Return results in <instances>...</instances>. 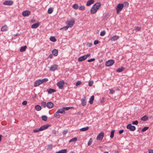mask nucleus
<instances>
[{
	"label": "nucleus",
	"mask_w": 153,
	"mask_h": 153,
	"mask_svg": "<svg viewBox=\"0 0 153 153\" xmlns=\"http://www.w3.org/2000/svg\"><path fill=\"white\" fill-rule=\"evenodd\" d=\"M58 67L57 65H51L50 67H48V68L50 71H54L57 69Z\"/></svg>",
	"instance_id": "obj_7"
},
{
	"label": "nucleus",
	"mask_w": 153,
	"mask_h": 153,
	"mask_svg": "<svg viewBox=\"0 0 153 153\" xmlns=\"http://www.w3.org/2000/svg\"><path fill=\"white\" fill-rule=\"evenodd\" d=\"M91 55V54L90 53H89L87 54L84 55L85 56L86 59L88 57H89Z\"/></svg>",
	"instance_id": "obj_56"
},
{
	"label": "nucleus",
	"mask_w": 153,
	"mask_h": 153,
	"mask_svg": "<svg viewBox=\"0 0 153 153\" xmlns=\"http://www.w3.org/2000/svg\"><path fill=\"white\" fill-rule=\"evenodd\" d=\"M114 132H115L114 130H113L111 131L110 137L111 138H112L114 136Z\"/></svg>",
	"instance_id": "obj_36"
},
{
	"label": "nucleus",
	"mask_w": 153,
	"mask_h": 153,
	"mask_svg": "<svg viewBox=\"0 0 153 153\" xmlns=\"http://www.w3.org/2000/svg\"><path fill=\"white\" fill-rule=\"evenodd\" d=\"M94 100V96L93 95L89 99V102L91 104H92L93 103V101Z\"/></svg>",
	"instance_id": "obj_21"
},
{
	"label": "nucleus",
	"mask_w": 153,
	"mask_h": 153,
	"mask_svg": "<svg viewBox=\"0 0 153 153\" xmlns=\"http://www.w3.org/2000/svg\"><path fill=\"white\" fill-rule=\"evenodd\" d=\"M39 131H41V130L40 129V128H36L35 129H34L33 130V132L34 133H36L37 132H39Z\"/></svg>",
	"instance_id": "obj_44"
},
{
	"label": "nucleus",
	"mask_w": 153,
	"mask_h": 153,
	"mask_svg": "<svg viewBox=\"0 0 153 153\" xmlns=\"http://www.w3.org/2000/svg\"><path fill=\"white\" fill-rule=\"evenodd\" d=\"M126 128L130 131H133L136 129V127L134 126H132L131 124H129L126 126Z\"/></svg>",
	"instance_id": "obj_5"
},
{
	"label": "nucleus",
	"mask_w": 153,
	"mask_h": 153,
	"mask_svg": "<svg viewBox=\"0 0 153 153\" xmlns=\"http://www.w3.org/2000/svg\"><path fill=\"white\" fill-rule=\"evenodd\" d=\"M95 60V59L94 58H92L91 59H88L87 60V61L88 62H91L93 61H94Z\"/></svg>",
	"instance_id": "obj_55"
},
{
	"label": "nucleus",
	"mask_w": 153,
	"mask_h": 153,
	"mask_svg": "<svg viewBox=\"0 0 153 153\" xmlns=\"http://www.w3.org/2000/svg\"><path fill=\"white\" fill-rule=\"evenodd\" d=\"M35 108L37 111H40L42 108L41 106L39 105H37L35 106Z\"/></svg>",
	"instance_id": "obj_29"
},
{
	"label": "nucleus",
	"mask_w": 153,
	"mask_h": 153,
	"mask_svg": "<svg viewBox=\"0 0 153 153\" xmlns=\"http://www.w3.org/2000/svg\"><path fill=\"white\" fill-rule=\"evenodd\" d=\"M94 5H95V6L94 7L95 8H98V10L100 8L101 6V4L100 2H98L96 3Z\"/></svg>",
	"instance_id": "obj_19"
},
{
	"label": "nucleus",
	"mask_w": 153,
	"mask_h": 153,
	"mask_svg": "<svg viewBox=\"0 0 153 153\" xmlns=\"http://www.w3.org/2000/svg\"><path fill=\"white\" fill-rule=\"evenodd\" d=\"M71 107H64L63 108L64 111H67L71 108Z\"/></svg>",
	"instance_id": "obj_47"
},
{
	"label": "nucleus",
	"mask_w": 153,
	"mask_h": 153,
	"mask_svg": "<svg viewBox=\"0 0 153 153\" xmlns=\"http://www.w3.org/2000/svg\"><path fill=\"white\" fill-rule=\"evenodd\" d=\"M124 131V130L123 129H121L119 131V134H122Z\"/></svg>",
	"instance_id": "obj_62"
},
{
	"label": "nucleus",
	"mask_w": 153,
	"mask_h": 153,
	"mask_svg": "<svg viewBox=\"0 0 153 153\" xmlns=\"http://www.w3.org/2000/svg\"><path fill=\"white\" fill-rule=\"evenodd\" d=\"M56 85L59 89H62L65 85L64 81L63 80L60 81L57 83Z\"/></svg>",
	"instance_id": "obj_3"
},
{
	"label": "nucleus",
	"mask_w": 153,
	"mask_h": 153,
	"mask_svg": "<svg viewBox=\"0 0 153 153\" xmlns=\"http://www.w3.org/2000/svg\"><path fill=\"white\" fill-rule=\"evenodd\" d=\"M27 104V102L26 101H24L22 102V104L24 105H26Z\"/></svg>",
	"instance_id": "obj_61"
},
{
	"label": "nucleus",
	"mask_w": 153,
	"mask_h": 153,
	"mask_svg": "<svg viewBox=\"0 0 153 153\" xmlns=\"http://www.w3.org/2000/svg\"><path fill=\"white\" fill-rule=\"evenodd\" d=\"M81 104L82 106H85L87 103V98L86 97L84 96V97L81 99Z\"/></svg>",
	"instance_id": "obj_9"
},
{
	"label": "nucleus",
	"mask_w": 153,
	"mask_h": 153,
	"mask_svg": "<svg viewBox=\"0 0 153 153\" xmlns=\"http://www.w3.org/2000/svg\"><path fill=\"white\" fill-rule=\"evenodd\" d=\"M27 48V46L26 45L21 47L20 50V51L21 52H22L25 51Z\"/></svg>",
	"instance_id": "obj_27"
},
{
	"label": "nucleus",
	"mask_w": 153,
	"mask_h": 153,
	"mask_svg": "<svg viewBox=\"0 0 153 153\" xmlns=\"http://www.w3.org/2000/svg\"><path fill=\"white\" fill-rule=\"evenodd\" d=\"M89 127L87 126L86 127H84L80 129V130L81 131H85L88 129Z\"/></svg>",
	"instance_id": "obj_32"
},
{
	"label": "nucleus",
	"mask_w": 153,
	"mask_h": 153,
	"mask_svg": "<svg viewBox=\"0 0 153 153\" xmlns=\"http://www.w3.org/2000/svg\"><path fill=\"white\" fill-rule=\"evenodd\" d=\"M52 148V144H50L48 145V147L47 148V149L48 150H51Z\"/></svg>",
	"instance_id": "obj_43"
},
{
	"label": "nucleus",
	"mask_w": 153,
	"mask_h": 153,
	"mask_svg": "<svg viewBox=\"0 0 153 153\" xmlns=\"http://www.w3.org/2000/svg\"><path fill=\"white\" fill-rule=\"evenodd\" d=\"M47 91H48V94H51L53 92H55L56 91L55 90L53 89L49 88L47 89Z\"/></svg>",
	"instance_id": "obj_18"
},
{
	"label": "nucleus",
	"mask_w": 153,
	"mask_h": 153,
	"mask_svg": "<svg viewBox=\"0 0 153 153\" xmlns=\"http://www.w3.org/2000/svg\"><path fill=\"white\" fill-rule=\"evenodd\" d=\"M124 4L122 3L118 4L116 7L117 13L118 14L120 11L123 9Z\"/></svg>",
	"instance_id": "obj_2"
},
{
	"label": "nucleus",
	"mask_w": 153,
	"mask_h": 153,
	"mask_svg": "<svg viewBox=\"0 0 153 153\" xmlns=\"http://www.w3.org/2000/svg\"><path fill=\"white\" fill-rule=\"evenodd\" d=\"M50 41L52 42H55L56 41V39L55 38V37L53 36H51L50 38Z\"/></svg>",
	"instance_id": "obj_35"
},
{
	"label": "nucleus",
	"mask_w": 153,
	"mask_h": 153,
	"mask_svg": "<svg viewBox=\"0 0 153 153\" xmlns=\"http://www.w3.org/2000/svg\"><path fill=\"white\" fill-rule=\"evenodd\" d=\"M100 42L98 40H96L94 41V45H96L98 44Z\"/></svg>",
	"instance_id": "obj_51"
},
{
	"label": "nucleus",
	"mask_w": 153,
	"mask_h": 153,
	"mask_svg": "<svg viewBox=\"0 0 153 153\" xmlns=\"http://www.w3.org/2000/svg\"><path fill=\"white\" fill-rule=\"evenodd\" d=\"M59 113H57V111L54 114V116L57 119H58L60 117V115L59 114Z\"/></svg>",
	"instance_id": "obj_31"
},
{
	"label": "nucleus",
	"mask_w": 153,
	"mask_h": 153,
	"mask_svg": "<svg viewBox=\"0 0 153 153\" xmlns=\"http://www.w3.org/2000/svg\"><path fill=\"white\" fill-rule=\"evenodd\" d=\"M53 104L51 102H47V107L49 108H51L53 107Z\"/></svg>",
	"instance_id": "obj_15"
},
{
	"label": "nucleus",
	"mask_w": 153,
	"mask_h": 153,
	"mask_svg": "<svg viewBox=\"0 0 153 153\" xmlns=\"http://www.w3.org/2000/svg\"><path fill=\"white\" fill-rule=\"evenodd\" d=\"M81 83V82L80 81H78L76 83V85L78 86L79 85H80Z\"/></svg>",
	"instance_id": "obj_52"
},
{
	"label": "nucleus",
	"mask_w": 153,
	"mask_h": 153,
	"mask_svg": "<svg viewBox=\"0 0 153 153\" xmlns=\"http://www.w3.org/2000/svg\"><path fill=\"white\" fill-rule=\"evenodd\" d=\"M67 152V149H62L57 152L56 153H66Z\"/></svg>",
	"instance_id": "obj_25"
},
{
	"label": "nucleus",
	"mask_w": 153,
	"mask_h": 153,
	"mask_svg": "<svg viewBox=\"0 0 153 153\" xmlns=\"http://www.w3.org/2000/svg\"><path fill=\"white\" fill-rule=\"evenodd\" d=\"M13 1L12 0H7L5 1L3 3V4L5 5L10 6L13 4Z\"/></svg>",
	"instance_id": "obj_8"
},
{
	"label": "nucleus",
	"mask_w": 153,
	"mask_h": 153,
	"mask_svg": "<svg viewBox=\"0 0 153 153\" xmlns=\"http://www.w3.org/2000/svg\"><path fill=\"white\" fill-rule=\"evenodd\" d=\"M148 118L149 117L145 115L141 118V120L143 121H146L148 120Z\"/></svg>",
	"instance_id": "obj_24"
},
{
	"label": "nucleus",
	"mask_w": 153,
	"mask_h": 153,
	"mask_svg": "<svg viewBox=\"0 0 153 153\" xmlns=\"http://www.w3.org/2000/svg\"><path fill=\"white\" fill-rule=\"evenodd\" d=\"M104 135V134L103 132H101L100 133L97 137V140L101 141L102 140Z\"/></svg>",
	"instance_id": "obj_6"
},
{
	"label": "nucleus",
	"mask_w": 153,
	"mask_h": 153,
	"mask_svg": "<svg viewBox=\"0 0 153 153\" xmlns=\"http://www.w3.org/2000/svg\"><path fill=\"white\" fill-rule=\"evenodd\" d=\"M124 5L125 7H128L129 5V3L127 1L125 2L124 3Z\"/></svg>",
	"instance_id": "obj_54"
},
{
	"label": "nucleus",
	"mask_w": 153,
	"mask_h": 153,
	"mask_svg": "<svg viewBox=\"0 0 153 153\" xmlns=\"http://www.w3.org/2000/svg\"><path fill=\"white\" fill-rule=\"evenodd\" d=\"M114 63V61L113 59L109 60L107 61L105 64L106 66L109 67L112 65Z\"/></svg>",
	"instance_id": "obj_4"
},
{
	"label": "nucleus",
	"mask_w": 153,
	"mask_h": 153,
	"mask_svg": "<svg viewBox=\"0 0 153 153\" xmlns=\"http://www.w3.org/2000/svg\"><path fill=\"white\" fill-rule=\"evenodd\" d=\"M50 126V125H49L48 124H47L46 125H44L41 126L40 128L41 131L47 129Z\"/></svg>",
	"instance_id": "obj_12"
},
{
	"label": "nucleus",
	"mask_w": 153,
	"mask_h": 153,
	"mask_svg": "<svg viewBox=\"0 0 153 153\" xmlns=\"http://www.w3.org/2000/svg\"><path fill=\"white\" fill-rule=\"evenodd\" d=\"M75 23L74 20L72 19L68 20L66 22V24L69 27H72Z\"/></svg>",
	"instance_id": "obj_1"
},
{
	"label": "nucleus",
	"mask_w": 153,
	"mask_h": 153,
	"mask_svg": "<svg viewBox=\"0 0 153 153\" xmlns=\"http://www.w3.org/2000/svg\"><path fill=\"white\" fill-rule=\"evenodd\" d=\"M57 111V113L61 114H65V112L64 111L63 108L59 109Z\"/></svg>",
	"instance_id": "obj_23"
},
{
	"label": "nucleus",
	"mask_w": 153,
	"mask_h": 153,
	"mask_svg": "<svg viewBox=\"0 0 153 153\" xmlns=\"http://www.w3.org/2000/svg\"><path fill=\"white\" fill-rule=\"evenodd\" d=\"M77 140V139L76 137H74L72 139H71L69 141V142H76Z\"/></svg>",
	"instance_id": "obj_39"
},
{
	"label": "nucleus",
	"mask_w": 153,
	"mask_h": 153,
	"mask_svg": "<svg viewBox=\"0 0 153 153\" xmlns=\"http://www.w3.org/2000/svg\"><path fill=\"white\" fill-rule=\"evenodd\" d=\"M92 44L91 43H88L87 45L88 47H91L92 46Z\"/></svg>",
	"instance_id": "obj_58"
},
{
	"label": "nucleus",
	"mask_w": 153,
	"mask_h": 153,
	"mask_svg": "<svg viewBox=\"0 0 153 153\" xmlns=\"http://www.w3.org/2000/svg\"><path fill=\"white\" fill-rule=\"evenodd\" d=\"M7 27L6 25H4L1 28V30L3 32L6 31L7 30Z\"/></svg>",
	"instance_id": "obj_30"
},
{
	"label": "nucleus",
	"mask_w": 153,
	"mask_h": 153,
	"mask_svg": "<svg viewBox=\"0 0 153 153\" xmlns=\"http://www.w3.org/2000/svg\"><path fill=\"white\" fill-rule=\"evenodd\" d=\"M40 25V23L39 22H36V23L32 25L31 28L33 29H36Z\"/></svg>",
	"instance_id": "obj_14"
},
{
	"label": "nucleus",
	"mask_w": 153,
	"mask_h": 153,
	"mask_svg": "<svg viewBox=\"0 0 153 153\" xmlns=\"http://www.w3.org/2000/svg\"><path fill=\"white\" fill-rule=\"evenodd\" d=\"M67 132H68V131L67 130L64 131H63L62 134L64 135H65V134H67Z\"/></svg>",
	"instance_id": "obj_63"
},
{
	"label": "nucleus",
	"mask_w": 153,
	"mask_h": 153,
	"mask_svg": "<svg viewBox=\"0 0 153 153\" xmlns=\"http://www.w3.org/2000/svg\"><path fill=\"white\" fill-rule=\"evenodd\" d=\"M72 7L75 9H77L78 8V4H74L73 6Z\"/></svg>",
	"instance_id": "obj_38"
},
{
	"label": "nucleus",
	"mask_w": 153,
	"mask_h": 153,
	"mask_svg": "<svg viewBox=\"0 0 153 153\" xmlns=\"http://www.w3.org/2000/svg\"><path fill=\"white\" fill-rule=\"evenodd\" d=\"M149 153H153V150L150 149L149 150Z\"/></svg>",
	"instance_id": "obj_64"
},
{
	"label": "nucleus",
	"mask_w": 153,
	"mask_h": 153,
	"mask_svg": "<svg viewBox=\"0 0 153 153\" xmlns=\"http://www.w3.org/2000/svg\"><path fill=\"white\" fill-rule=\"evenodd\" d=\"M85 7L84 6H81L79 7V9L80 10H84Z\"/></svg>",
	"instance_id": "obj_50"
},
{
	"label": "nucleus",
	"mask_w": 153,
	"mask_h": 153,
	"mask_svg": "<svg viewBox=\"0 0 153 153\" xmlns=\"http://www.w3.org/2000/svg\"><path fill=\"white\" fill-rule=\"evenodd\" d=\"M125 69V68L123 67L120 68L116 70V71L117 72L120 73L122 72Z\"/></svg>",
	"instance_id": "obj_28"
},
{
	"label": "nucleus",
	"mask_w": 153,
	"mask_h": 153,
	"mask_svg": "<svg viewBox=\"0 0 153 153\" xmlns=\"http://www.w3.org/2000/svg\"><path fill=\"white\" fill-rule=\"evenodd\" d=\"M69 27L68 26V25H67V26H64V27H63L61 28L60 29V30L64 29L65 30H66L68 29V28Z\"/></svg>",
	"instance_id": "obj_42"
},
{
	"label": "nucleus",
	"mask_w": 153,
	"mask_h": 153,
	"mask_svg": "<svg viewBox=\"0 0 153 153\" xmlns=\"http://www.w3.org/2000/svg\"><path fill=\"white\" fill-rule=\"evenodd\" d=\"M95 6V5H93L91 9V13L92 14H94L98 10V8H95L94 7Z\"/></svg>",
	"instance_id": "obj_10"
},
{
	"label": "nucleus",
	"mask_w": 153,
	"mask_h": 153,
	"mask_svg": "<svg viewBox=\"0 0 153 153\" xmlns=\"http://www.w3.org/2000/svg\"><path fill=\"white\" fill-rule=\"evenodd\" d=\"M149 128V127H144L142 129V132H144L147 130H148Z\"/></svg>",
	"instance_id": "obj_45"
},
{
	"label": "nucleus",
	"mask_w": 153,
	"mask_h": 153,
	"mask_svg": "<svg viewBox=\"0 0 153 153\" xmlns=\"http://www.w3.org/2000/svg\"><path fill=\"white\" fill-rule=\"evenodd\" d=\"M141 29L140 27H136L135 30L137 31H140Z\"/></svg>",
	"instance_id": "obj_59"
},
{
	"label": "nucleus",
	"mask_w": 153,
	"mask_h": 153,
	"mask_svg": "<svg viewBox=\"0 0 153 153\" xmlns=\"http://www.w3.org/2000/svg\"><path fill=\"white\" fill-rule=\"evenodd\" d=\"M86 59L84 55L80 57L78 59L79 62H82L85 60Z\"/></svg>",
	"instance_id": "obj_17"
},
{
	"label": "nucleus",
	"mask_w": 153,
	"mask_h": 153,
	"mask_svg": "<svg viewBox=\"0 0 153 153\" xmlns=\"http://www.w3.org/2000/svg\"><path fill=\"white\" fill-rule=\"evenodd\" d=\"M94 0H90L87 1L86 5L88 6H89L92 4L94 3Z\"/></svg>",
	"instance_id": "obj_20"
},
{
	"label": "nucleus",
	"mask_w": 153,
	"mask_h": 153,
	"mask_svg": "<svg viewBox=\"0 0 153 153\" xmlns=\"http://www.w3.org/2000/svg\"><path fill=\"white\" fill-rule=\"evenodd\" d=\"M41 81L42 82V83L43 82H45L48 81V79L47 78H45V79H41Z\"/></svg>",
	"instance_id": "obj_40"
},
{
	"label": "nucleus",
	"mask_w": 153,
	"mask_h": 153,
	"mask_svg": "<svg viewBox=\"0 0 153 153\" xmlns=\"http://www.w3.org/2000/svg\"><path fill=\"white\" fill-rule=\"evenodd\" d=\"M41 105L42 107L45 108L47 106V104L44 101H42L41 102Z\"/></svg>",
	"instance_id": "obj_33"
},
{
	"label": "nucleus",
	"mask_w": 153,
	"mask_h": 153,
	"mask_svg": "<svg viewBox=\"0 0 153 153\" xmlns=\"http://www.w3.org/2000/svg\"><path fill=\"white\" fill-rule=\"evenodd\" d=\"M42 84L41 79H39L35 81L34 84V86L35 87H37Z\"/></svg>",
	"instance_id": "obj_13"
},
{
	"label": "nucleus",
	"mask_w": 153,
	"mask_h": 153,
	"mask_svg": "<svg viewBox=\"0 0 153 153\" xmlns=\"http://www.w3.org/2000/svg\"><path fill=\"white\" fill-rule=\"evenodd\" d=\"M119 37L117 35L111 37L110 39V40L111 41H114L117 40L118 39Z\"/></svg>",
	"instance_id": "obj_16"
},
{
	"label": "nucleus",
	"mask_w": 153,
	"mask_h": 153,
	"mask_svg": "<svg viewBox=\"0 0 153 153\" xmlns=\"http://www.w3.org/2000/svg\"><path fill=\"white\" fill-rule=\"evenodd\" d=\"M100 102L101 103H104L105 102V99L104 97H102L101 99L100 100Z\"/></svg>",
	"instance_id": "obj_57"
},
{
	"label": "nucleus",
	"mask_w": 153,
	"mask_h": 153,
	"mask_svg": "<svg viewBox=\"0 0 153 153\" xmlns=\"http://www.w3.org/2000/svg\"><path fill=\"white\" fill-rule=\"evenodd\" d=\"M92 138H90L89 140L88 141V146H90L92 143Z\"/></svg>",
	"instance_id": "obj_41"
},
{
	"label": "nucleus",
	"mask_w": 153,
	"mask_h": 153,
	"mask_svg": "<svg viewBox=\"0 0 153 153\" xmlns=\"http://www.w3.org/2000/svg\"><path fill=\"white\" fill-rule=\"evenodd\" d=\"M138 123V121L137 120H136L135 121H133L132 123V124L133 125H137Z\"/></svg>",
	"instance_id": "obj_46"
},
{
	"label": "nucleus",
	"mask_w": 153,
	"mask_h": 153,
	"mask_svg": "<svg viewBox=\"0 0 153 153\" xmlns=\"http://www.w3.org/2000/svg\"><path fill=\"white\" fill-rule=\"evenodd\" d=\"M109 91H110V93L111 94H113L115 93L114 91L112 89H109Z\"/></svg>",
	"instance_id": "obj_53"
},
{
	"label": "nucleus",
	"mask_w": 153,
	"mask_h": 153,
	"mask_svg": "<svg viewBox=\"0 0 153 153\" xmlns=\"http://www.w3.org/2000/svg\"><path fill=\"white\" fill-rule=\"evenodd\" d=\"M53 55L52 54H51L50 55H49L48 57V58H49L51 59H52V58H53Z\"/></svg>",
	"instance_id": "obj_60"
},
{
	"label": "nucleus",
	"mask_w": 153,
	"mask_h": 153,
	"mask_svg": "<svg viewBox=\"0 0 153 153\" xmlns=\"http://www.w3.org/2000/svg\"><path fill=\"white\" fill-rule=\"evenodd\" d=\"M58 51L56 49H55L52 51V54L55 56H57L58 54Z\"/></svg>",
	"instance_id": "obj_22"
},
{
	"label": "nucleus",
	"mask_w": 153,
	"mask_h": 153,
	"mask_svg": "<svg viewBox=\"0 0 153 153\" xmlns=\"http://www.w3.org/2000/svg\"><path fill=\"white\" fill-rule=\"evenodd\" d=\"M53 11V8L52 7L49 8L48 11V14H51Z\"/></svg>",
	"instance_id": "obj_34"
},
{
	"label": "nucleus",
	"mask_w": 153,
	"mask_h": 153,
	"mask_svg": "<svg viewBox=\"0 0 153 153\" xmlns=\"http://www.w3.org/2000/svg\"><path fill=\"white\" fill-rule=\"evenodd\" d=\"M30 13V12L29 10H25L22 13V15L24 17L28 16Z\"/></svg>",
	"instance_id": "obj_11"
},
{
	"label": "nucleus",
	"mask_w": 153,
	"mask_h": 153,
	"mask_svg": "<svg viewBox=\"0 0 153 153\" xmlns=\"http://www.w3.org/2000/svg\"><path fill=\"white\" fill-rule=\"evenodd\" d=\"M42 119L44 121H47V117L46 116L44 115L42 117Z\"/></svg>",
	"instance_id": "obj_37"
},
{
	"label": "nucleus",
	"mask_w": 153,
	"mask_h": 153,
	"mask_svg": "<svg viewBox=\"0 0 153 153\" xmlns=\"http://www.w3.org/2000/svg\"><path fill=\"white\" fill-rule=\"evenodd\" d=\"M67 152V149H62L57 152L56 153H66Z\"/></svg>",
	"instance_id": "obj_26"
},
{
	"label": "nucleus",
	"mask_w": 153,
	"mask_h": 153,
	"mask_svg": "<svg viewBox=\"0 0 153 153\" xmlns=\"http://www.w3.org/2000/svg\"><path fill=\"white\" fill-rule=\"evenodd\" d=\"M105 33L106 32L105 31H102L100 33V35L102 36H103L105 34Z\"/></svg>",
	"instance_id": "obj_48"
},
{
	"label": "nucleus",
	"mask_w": 153,
	"mask_h": 153,
	"mask_svg": "<svg viewBox=\"0 0 153 153\" xmlns=\"http://www.w3.org/2000/svg\"><path fill=\"white\" fill-rule=\"evenodd\" d=\"M93 83V81H90L88 82V85L90 86H92Z\"/></svg>",
	"instance_id": "obj_49"
}]
</instances>
